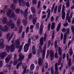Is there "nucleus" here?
I'll use <instances>...</instances> for the list:
<instances>
[{
    "instance_id": "obj_16",
    "label": "nucleus",
    "mask_w": 74,
    "mask_h": 74,
    "mask_svg": "<svg viewBox=\"0 0 74 74\" xmlns=\"http://www.w3.org/2000/svg\"><path fill=\"white\" fill-rule=\"evenodd\" d=\"M26 67L27 66L26 65L25 63H23L22 65V69L24 70L23 73H22L21 74H25V73H26Z\"/></svg>"
},
{
    "instance_id": "obj_51",
    "label": "nucleus",
    "mask_w": 74,
    "mask_h": 74,
    "mask_svg": "<svg viewBox=\"0 0 74 74\" xmlns=\"http://www.w3.org/2000/svg\"><path fill=\"white\" fill-rule=\"evenodd\" d=\"M53 71V67H52L51 68V74H53L54 73Z\"/></svg>"
},
{
    "instance_id": "obj_40",
    "label": "nucleus",
    "mask_w": 74,
    "mask_h": 74,
    "mask_svg": "<svg viewBox=\"0 0 74 74\" xmlns=\"http://www.w3.org/2000/svg\"><path fill=\"white\" fill-rule=\"evenodd\" d=\"M66 7H69V5H70V1L69 0H68L66 2Z\"/></svg>"
},
{
    "instance_id": "obj_26",
    "label": "nucleus",
    "mask_w": 74,
    "mask_h": 74,
    "mask_svg": "<svg viewBox=\"0 0 74 74\" xmlns=\"http://www.w3.org/2000/svg\"><path fill=\"white\" fill-rule=\"evenodd\" d=\"M32 41H34L36 39H38V36L37 35L36 36V35H34L33 37H32Z\"/></svg>"
},
{
    "instance_id": "obj_64",
    "label": "nucleus",
    "mask_w": 74,
    "mask_h": 74,
    "mask_svg": "<svg viewBox=\"0 0 74 74\" xmlns=\"http://www.w3.org/2000/svg\"><path fill=\"white\" fill-rule=\"evenodd\" d=\"M34 25H32L30 26V29H33V28L34 27Z\"/></svg>"
},
{
    "instance_id": "obj_14",
    "label": "nucleus",
    "mask_w": 74,
    "mask_h": 74,
    "mask_svg": "<svg viewBox=\"0 0 74 74\" xmlns=\"http://www.w3.org/2000/svg\"><path fill=\"white\" fill-rule=\"evenodd\" d=\"M28 10H29V8H27L25 10V12L22 11V10H21V12L23 14L25 17H26V16H27L28 15Z\"/></svg>"
},
{
    "instance_id": "obj_56",
    "label": "nucleus",
    "mask_w": 74,
    "mask_h": 74,
    "mask_svg": "<svg viewBox=\"0 0 74 74\" xmlns=\"http://www.w3.org/2000/svg\"><path fill=\"white\" fill-rule=\"evenodd\" d=\"M29 27H28L26 29V33H28L29 32Z\"/></svg>"
},
{
    "instance_id": "obj_62",
    "label": "nucleus",
    "mask_w": 74,
    "mask_h": 74,
    "mask_svg": "<svg viewBox=\"0 0 74 74\" xmlns=\"http://www.w3.org/2000/svg\"><path fill=\"white\" fill-rule=\"evenodd\" d=\"M64 26H68V23H67V22L66 23H65L64 24Z\"/></svg>"
},
{
    "instance_id": "obj_48",
    "label": "nucleus",
    "mask_w": 74,
    "mask_h": 74,
    "mask_svg": "<svg viewBox=\"0 0 74 74\" xmlns=\"http://www.w3.org/2000/svg\"><path fill=\"white\" fill-rule=\"evenodd\" d=\"M48 65L47 62H46L45 64V69H48Z\"/></svg>"
},
{
    "instance_id": "obj_53",
    "label": "nucleus",
    "mask_w": 74,
    "mask_h": 74,
    "mask_svg": "<svg viewBox=\"0 0 74 74\" xmlns=\"http://www.w3.org/2000/svg\"><path fill=\"white\" fill-rule=\"evenodd\" d=\"M3 62L2 61H0V67H1L3 66Z\"/></svg>"
},
{
    "instance_id": "obj_30",
    "label": "nucleus",
    "mask_w": 74,
    "mask_h": 74,
    "mask_svg": "<svg viewBox=\"0 0 74 74\" xmlns=\"http://www.w3.org/2000/svg\"><path fill=\"white\" fill-rule=\"evenodd\" d=\"M16 25L18 26H20L21 25V20H20V19L18 20Z\"/></svg>"
},
{
    "instance_id": "obj_29",
    "label": "nucleus",
    "mask_w": 74,
    "mask_h": 74,
    "mask_svg": "<svg viewBox=\"0 0 74 74\" xmlns=\"http://www.w3.org/2000/svg\"><path fill=\"white\" fill-rule=\"evenodd\" d=\"M61 27V23H59L58 26L57 28V32H59L60 30V29Z\"/></svg>"
},
{
    "instance_id": "obj_17",
    "label": "nucleus",
    "mask_w": 74,
    "mask_h": 74,
    "mask_svg": "<svg viewBox=\"0 0 74 74\" xmlns=\"http://www.w3.org/2000/svg\"><path fill=\"white\" fill-rule=\"evenodd\" d=\"M5 45L4 44V40L3 39H0V48L1 49H3L4 48Z\"/></svg>"
},
{
    "instance_id": "obj_38",
    "label": "nucleus",
    "mask_w": 74,
    "mask_h": 74,
    "mask_svg": "<svg viewBox=\"0 0 74 74\" xmlns=\"http://www.w3.org/2000/svg\"><path fill=\"white\" fill-rule=\"evenodd\" d=\"M57 10H58V5H56V6L54 10V14H56V12H57Z\"/></svg>"
},
{
    "instance_id": "obj_27",
    "label": "nucleus",
    "mask_w": 74,
    "mask_h": 74,
    "mask_svg": "<svg viewBox=\"0 0 74 74\" xmlns=\"http://www.w3.org/2000/svg\"><path fill=\"white\" fill-rule=\"evenodd\" d=\"M46 12L48 13L47 16V19H49V16L51 13V10L49 9V8H48V10Z\"/></svg>"
},
{
    "instance_id": "obj_24",
    "label": "nucleus",
    "mask_w": 74,
    "mask_h": 74,
    "mask_svg": "<svg viewBox=\"0 0 74 74\" xmlns=\"http://www.w3.org/2000/svg\"><path fill=\"white\" fill-rule=\"evenodd\" d=\"M33 51H32V53L33 55H35L36 53V50L37 49L35 48V46H34L32 48Z\"/></svg>"
},
{
    "instance_id": "obj_19",
    "label": "nucleus",
    "mask_w": 74,
    "mask_h": 74,
    "mask_svg": "<svg viewBox=\"0 0 74 74\" xmlns=\"http://www.w3.org/2000/svg\"><path fill=\"white\" fill-rule=\"evenodd\" d=\"M46 45H45V46L44 47L43 51L42 52V57L43 59H44L45 58V50L46 49Z\"/></svg>"
},
{
    "instance_id": "obj_5",
    "label": "nucleus",
    "mask_w": 74,
    "mask_h": 74,
    "mask_svg": "<svg viewBox=\"0 0 74 74\" xmlns=\"http://www.w3.org/2000/svg\"><path fill=\"white\" fill-rule=\"evenodd\" d=\"M6 15L7 16H9L10 18H14V21L16 20L17 17L15 15L14 12L11 13V10L10 9H8L7 10Z\"/></svg>"
},
{
    "instance_id": "obj_54",
    "label": "nucleus",
    "mask_w": 74,
    "mask_h": 74,
    "mask_svg": "<svg viewBox=\"0 0 74 74\" xmlns=\"http://www.w3.org/2000/svg\"><path fill=\"white\" fill-rule=\"evenodd\" d=\"M32 53H30V54L28 55V58L29 59H31L32 57Z\"/></svg>"
},
{
    "instance_id": "obj_23",
    "label": "nucleus",
    "mask_w": 74,
    "mask_h": 74,
    "mask_svg": "<svg viewBox=\"0 0 74 74\" xmlns=\"http://www.w3.org/2000/svg\"><path fill=\"white\" fill-rule=\"evenodd\" d=\"M42 23H43L42 22L41 23V25L40 27V31H39V33L40 34H41L42 33V26H43V25H42Z\"/></svg>"
},
{
    "instance_id": "obj_61",
    "label": "nucleus",
    "mask_w": 74,
    "mask_h": 74,
    "mask_svg": "<svg viewBox=\"0 0 74 74\" xmlns=\"http://www.w3.org/2000/svg\"><path fill=\"white\" fill-rule=\"evenodd\" d=\"M55 58H58V53H56L55 54Z\"/></svg>"
},
{
    "instance_id": "obj_58",
    "label": "nucleus",
    "mask_w": 74,
    "mask_h": 74,
    "mask_svg": "<svg viewBox=\"0 0 74 74\" xmlns=\"http://www.w3.org/2000/svg\"><path fill=\"white\" fill-rule=\"evenodd\" d=\"M63 38V34L62 33L61 34V40H62Z\"/></svg>"
},
{
    "instance_id": "obj_4",
    "label": "nucleus",
    "mask_w": 74,
    "mask_h": 74,
    "mask_svg": "<svg viewBox=\"0 0 74 74\" xmlns=\"http://www.w3.org/2000/svg\"><path fill=\"white\" fill-rule=\"evenodd\" d=\"M19 59L18 60H16V58L17 57L16 56V54H14V60L13 62V65H14V66H15V65L18 63L19 60V61H22V60H23V59L24 58H25L24 56L22 55V54L21 53L19 54Z\"/></svg>"
},
{
    "instance_id": "obj_59",
    "label": "nucleus",
    "mask_w": 74,
    "mask_h": 74,
    "mask_svg": "<svg viewBox=\"0 0 74 74\" xmlns=\"http://www.w3.org/2000/svg\"><path fill=\"white\" fill-rule=\"evenodd\" d=\"M53 20H54V17L53 16H52L51 17V21L53 22Z\"/></svg>"
},
{
    "instance_id": "obj_36",
    "label": "nucleus",
    "mask_w": 74,
    "mask_h": 74,
    "mask_svg": "<svg viewBox=\"0 0 74 74\" xmlns=\"http://www.w3.org/2000/svg\"><path fill=\"white\" fill-rule=\"evenodd\" d=\"M37 19V18H36V19H35L34 18H33L32 19V22L33 25H35L36 23V19Z\"/></svg>"
},
{
    "instance_id": "obj_44",
    "label": "nucleus",
    "mask_w": 74,
    "mask_h": 74,
    "mask_svg": "<svg viewBox=\"0 0 74 74\" xmlns=\"http://www.w3.org/2000/svg\"><path fill=\"white\" fill-rule=\"evenodd\" d=\"M15 12L17 14H19L20 12V9H17L15 10Z\"/></svg>"
},
{
    "instance_id": "obj_55",
    "label": "nucleus",
    "mask_w": 74,
    "mask_h": 74,
    "mask_svg": "<svg viewBox=\"0 0 74 74\" xmlns=\"http://www.w3.org/2000/svg\"><path fill=\"white\" fill-rule=\"evenodd\" d=\"M13 1L14 3V4H16V3H18V0H13Z\"/></svg>"
},
{
    "instance_id": "obj_3",
    "label": "nucleus",
    "mask_w": 74,
    "mask_h": 74,
    "mask_svg": "<svg viewBox=\"0 0 74 74\" xmlns=\"http://www.w3.org/2000/svg\"><path fill=\"white\" fill-rule=\"evenodd\" d=\"M55 48L56 49V51H58V50L59 54L60 56V58L59 59L58 63V66H59L60 64L61 63V59H62V57L61 56L62 55V50H61V48L60 47H58V45H57V41H56L55 42Z\"/></svg>"
},
{
    "instance_id": "obj_49",
    "label": "nucleus",
    "mask_w": 74,
    "mask_h": 74,
    "mask_svg": "<svg viewBox=\"0 0 74 74\" xmlns=\"http://www.w3.org/2000/svg\"><path fill=\"white\" fill-rule=\"evenodd\" d=\"M71 29L72 30V32L74 33V27L73 25H72L71 26Z\"/></svg>"
},
{
    "instance_id": "obj_34",
    "label": "nucleus",
    "mask_w": 74,
    "mask_h": 74,
    "mask_svg": "<svg viewBox=\"0 0 74 74\" xmlns=\"http://www.w3.org/2000/svg\"><path fill=\"white\" fill-rule=\"evenodd\" d=\"M55 23L54 22H53L52 23L51 28L52 29H53L55 28Z\"/></svg>"
},
{
    "instance_id": "obj_9",
    "label": "nucleus",
    "mask_w": 74,
    "mask_h": 74,
    "mask_svg": "<svg viewBox=\"0 0 74 74\" xmlns=\"http://www.w3.org/2000/svg\"><path fill=\"white\" fill-rule=\"evenodd\" d=\"M35 66L33 64H32L30 66V70L27 69L26 71V74H33V71L34 69Z\"/></svg>"
},
{
    "instance_id": "obj_28",
    "label": "nucleus",
    "mask_w": 74,
    "mask_h": 74,
    "mask_svg": "<svg viewBox=\"0 0 74 74\" xmlns=\"http://www.w3.org/2000/svg\"><path fill=\"white\" fill-rule=\"evenodd\" d=\"M23 25H24V26H26V24L27 23V19H23Z\"/></svg>"
},
{
    "instance_id": "obj_43",
    "label": "nucleus",
    "mask_w": 74,
    "mask_h": 74,
    "mask_svg": "<svg viewBox=\"0 0 74 74\" xmlns=\"http://www.w3.org/2000/svg\"><path fill=\"white\" fill-rule=\"evenodd\" d=\"M41 4V1H39L38 2V5L37 8L38 9H39L40 8V5Z\"/></svg>"
},
{
    "instance_id": "obj_45",
    "label": "nucleus",
    "mask_w": 74,
    "mask_h": 74,
    "mask_svg": "<svg viewBox=\"0 0 74 74\" xmlns=\"http://www.w3.org/2000/svg\"><path fill=\"white\" fill-rule=\"evenodd\" d=\"M55 31H53L52 32V40H53L54 37H55Z\"/></svg>"
},
{
    "instance_id": "obj_39",
    "label": "nucleus",
    "mask_w": 74,
    "mask_h": 74,
    "mask_svg": "<svg viewBox=\"0 0 74 74\" xmlns=\"http://www.w3.org/2000/svg\"><path fill=\"white\" fill-rule=\"evenodd\" d=\"M61 5H60L58 6V13H60V11H61Z\"/></svg>"
},
{
    "instance_id": "obj_35",
    "label": "nucleus",
    "mask_w": 74,
    "mask_h": 74,
    "mask_svg": "<svg viewBox=\"0 0 74 74\" xmlns=\"http://www.w3.org/2000/svg\"><path fill=\"white\" fill-rule=\"evenodd\" d=\"M71 58H69L68 61V65L69 66H71Z\"/></svg>"
},
{
    "instance_id": "obj_21",
    "label": "nucleus",
    "mask_w": 74,
    "mask_h": 74,
    "mask_svg": "<svg viewBox=\"0 0 74 74\" xmlns=\"http://www.w3.org/2000/svg\"><path fill=\"white\" fill-rule=\"evenodd\" d=\"M42 62H43L42 59L41 58H39L38 59V64L40 66H42Z\"/></svg>"
},
{
    "instance_id": "obj_11",
    "label": "nucleus",
    "mask_w": 74,
    "mask_h": 74,
    "mask_svg": "<svg viewBox=\"0 0 74 74\" xmlns=\"http://www.w3.org/2000/svg\"><path fill=\"white\" fill-rule=\"evenodd\" d=\"M8 29V27L7 25H4V28L3 27V26L1 25H0V30L2 32H6L7 31Z\"/></svg>"
},
{
    "instance_id": "obj_10",
    "label": "nucleus",
    "mask_w": 74,
    "mask_h": 74,
    "mask_svg": "<svg viewBox=\"0 0 74 74\" xmlns=\"http://www.w3.org/2000/svg\"><path fill=\"white\" fill-rule=\"evenodd\" d=\"M65 10V6L64 5H63L62 10V19H64L65 17L66 16V12L64 11Z\"/></svg>"
},
{
    "instance_id": "obj_1",
    "label": "nucleus",
    "mask_w": 74,
    "mask_h": 74,
    "mask_svg": "<svg viewBox=\"0 0 74 74\" xmlns=\"http://www.w3.org/2000/svg\"><path fill=\"white\" fill-rule=\"evenodd\" d=\"M12 44L11 45L9 46L7 45L6 46V49L7 52H9L10 50L11 52H14L15 50V46L16 47V48H18V53H20L21 50L22 49V47L23 45L19 46L20 42L19 40H17L16 41L12 40L11 41Z\"/></svg>"
},
{
    "instance_id": "obj_46",
    "label": "nucleus",
    "mask_w": 74,
    "mask_h": 74,
    "mask_svg": "<svg viewBox=\"0 0 74 74\" xmlns=\"http://www.w3.org/2000/svg\"><path fill=\"white\" fill-rule=\"evenodd\" d=\"M40 25V24L39 23H38L36 25V28L37 29H39V26Z\"/></svg>"
},
{
    "instance_id": "obj_20",
    "label": "nucleus",
    "mask_w": 74,
    "mask_h": 74,
    "mask_svg": "<svg viewBox=\"0 0 74 74\" xmlns=\"http://www.w3.org/2000/svg\"><path fill=\"white\" fill-rule=\"evenodd\" d=\"M22 5V6H25V5H26L27 7H29L30 6V4H29V2H26L25 1H24L22 3V4L21 5Z\"/></svg>"
},
{
    "instance_id": "obj_41",
    "label": "nucleus",
    "mask_w": 74,
    "mask_h": 74,
    "mask_svg": "<svg viewBox=\"0 0 74 74\" xmlns=\"http://www.w3.org/2000/svg\"><path fill=\"white\" fill-rule=\"evenodd\" d=\"M69 53L70 56H71V55H73V50H72V49L71 48L70 49Z\"/></svg>"
},
{
    "instance_id": "obj_2",
    "label": "nucleus",
    "mask_w": 74,
    "mask_h": 74,
    "mask_svg": "<svg viewBox=\"0 0 74 74\" xmlns=\"http://www.w3.org/2000/svg\"><path fill=\"white\" fill-rule=\"evenodd\" d=\"M2 23L4 25H5L7 23L8 26H9L10 27L11 29H14V31H16L18 30V28L16 27V26H15V24L14 23V22L12 20H10L9 21V22H7V17H5L3 18Z\"/></svg>"
},
{
    "instance_id": "obj_15",
    "label": "nucleus",
    "mask_w": 74,
    "mask_h": 74,
    "mask_svg": "<svg viewBox=\"0 0 74 74\" xmlns=\"http://www.w3.org/2000/svg\"><path fill=\"white\" fill-rule=\"evenodd\" d=\"M12 57V54L9 55L5 60L6 63H8Z\"/></svg>"
},
{
    "instance_id": "obj_7",
    "label": "nucleus",
    "mask_w": 74,
    "mask_h": 74,
    "mask_svg": "<svg viewBox=\"0 0 74 74\" xmlns=\"http://www.w3.org/2000/svg\"><path fill=\"white\" fill-rule=\"evenodd\" d=\"M31 41V38H30L28 39V44H26L25 45L24 47V50L25 52H27L29 50V46L30 44Z\"/></svg>"
},
{
    "instance_id": "obj_33",
    "label": "nucleus",
    "mask_w": 74,
    "mask_h": 74,
    "mask_svg": "<svg viewBox=\"0 0 74 74\" xmlns=\"http://www.w3.org/2000/svg\"><path fill=\"white\" fill-rule=\"evenodd\" d=\"M22 62L20 61L19 62V63L17 64V66H16V69H17V70H18V69H19V65H20V64L21 65L22 64Z\"/></svg>"
},
{
    "instance_id": "obj_42",
    "label": "nucleus",
    "mask_w": 74,
    "mask_h": 74,
    "mask_svg": "<svg viewBox=\"0 0 74 74\" xmlns=\"http://www.w3.org/2000/svg\"><path fill=\"white\" fill-rule=\"evenodd\" d=\"M22 27L23 26H21L20 28V29L19 30V33H21L22 32Z\"/></svg>"
},
{
    "instance_id": "obj_37",
    "label": "nucleus",
    "mask_w": 74,
    "mask_h": 74,
    "mask_svg": "<svg viewBox=\"0 0 74 74\" xmlns=\"http://www.w3.org/2000/svg\"><path fill=\"white\" fill-rule=\"evenodd\" d=\"M23 1H23V0H18V2L19 3V5L20 6H21L22 4V3H23Z\"/></svg>"
},
{
    "instance_id": "obj_31",
    "label": "nucleus",
    "mask_w": 74,
    "mask_h": 74,
    "mask_svg": "<svg viewBox=\"0 0 74 74\" xmlns=\"http://www.w3.org/2000/svg\"><path fill=\"white\" fill-rule=\"evenodd\" d=\"M10 7L12 9H14L15 10L16 8V6H15V5H14V4H11L10 5Z\"/></svg>"
},
{
    "instance_id": "obj_50",
    "label": "nucleus",
    "mask_w": 74,
    "mask_h": 74,
    "mask_svg": "<svg viewBox=\"0 0 74 74\" xmlns=\"http://www.w3.org/2000/svg\"><path fill=\"white\" fill-rule=\"evenodd\" d=\"M55 3L53 4L52 8H51V12H53V9H54V8L55 7Z\"/></svg>"
},
{
    "instance_id": "obj_63",
    "label": "nucleus",
    "mask_w": 74,
    "mask_h": 74,
    "mask_svg": "<svg viewBox=\"0 0 74 74\" xmlns=\"http://www.w3.org/2000/svg\"><path fill=\"white\" fill-rule=\"evenodd\" d=\"M62 31L63 32H66V29L65 28H63L62 29Z\"/></svg>"
},
{
    "instance_id": "obj_22",
    "label": "nucleus",
    "mask_w": 74,
    "mask_h": 74,
    "mask_svg": "<svg viewBox=\"0 0 74 74\" xmlns=\"http://www.w3.org/2000/svg\"><path fill=\"white\" fill-rule=\"evenodd\" d=\"M55 68L56 71L55 72V74H59L58 72V63H56L55 65Z\"/></svg>"
},
{
    "instance_id": "obj_60",
    "label": "nucleus",
    "mask_w": 74,
    "mask_h": 74,
    "mask_svg": "<svg viewBox=\"0 0 74 74\" xmlns=\"http://www.w3.org/2000/svg\"><path fill=\"white\" fill-rule=\"evenodd\" d=\"M24 36H25V32H23L22 34V38H24Z\"/></svg>"
},
{
    "instance_id": "obj_12",
    "label": "nucleus",
    "mask_w": 74,
    "mask_h": 74,
    "mask_svg": "<svg viewBox=\"0 0 74 74\" xmlns=\"http://www.w3.org/2000/svg\"><path fill=\"white\" fill-rule=\"evenodd\" d=\"M14 33L13 32L12 34L9 33L7 34L6 35V38L8 40V42H9L11 40V39L14 35Z\"/></svg>"
},
{
    "instance_id": "obj_13",
    "label": "nucleus",
    "mask_w": 74,
    "mask_h": 74,
    "mask_svg": "<svg viewBox=\"0 0 74 74\" xmlns=\"http://www.w3.org/2000/svg\"><path fill=\"white\" fill-rule=\"evenodd\" d=\"M70 13V10L69 9L68 10V11L66 13V20H67L68 22L69 23H70L71 22V19L69 17V15Z\"/></svg>"
},
{
    "instance_id": "obj_57",
    "label": "nucleus",
    "mask_w": 74,
    "mask_h": 74,
    "mask_svg": "<svg viewBox=\"0 0 74 74\" xmlns=\"http://www.w3.org/2000/svg\"><path fill=\"white\" fill-rule=\"evenodd\" d=\"M66 33L68 34H69L70 33V29L69 28L66 29Z\"/></svg>"
},
{
    "instance_id": "obj_6",
    "label": "nucleus",
    "mask_w": 74,
    "mask_h": 74,
    "mask_svg": "<svg viewBox=\"0 0 74 74\" xmlns=\"http://www.w3.org/2000/svg\"><path fill=\"white\" fill-rule=\"evenodd\" d=\"M40 45L39 46V49L37 50V55L38 57H40V56L41 53L42 52V48H41V45H43V44L44 43V38L42 37L40 39Z\"/></svg>"
},
{
    "instance_id": "obj_18",
    "label": "nucleus",
    "mask_w": 74,
    "mask_h": 74,
    "mask_svg": "<svg viewBox=\"0 0 74 74\" xmlns=\"http://www.w3.org/2000/svg\"><path fill=\"white\" fill-rule=\"evenodd\" d=\"M7 56V53L5 52H3L0 54V58L1 59H3Z\"/></svg>"
},
{
    "instance_id": "obj_8",
    "label": "nucleus",
    "mask_w": 74,
    "mask_h": 74,
    "mask_svg": "<svg viewBox=\"0 0 74 74\" xmlns=\"http://www.w3.org/2000/svg\"><path fill=\"white\" fill-rule=\"evenodd\" d=\"M49 53H50V56L51 58V60H52L54 57V53H53L52 50L49 51V50H47L46 58L47 59L48 58Z\"/></svg>"
},
{
    "instance_id": "obj_25",
    "label": "nucleus",
    "mask_w": 74,
    "mask_h": 74,
    "mask_svg": "<svg viewBox=\"0 0 74 74\" xmlns=\"http://www.w3.org/2000/svg\"><path fill=\"white\" fill-rule=\"evenodd\" d=\"M67 33H65L64 34V37L63 44H65L66 43V37H67Z\"/></svg>"
},
{
    "instance_id": "obj_52",
    "label": "nucleus",
    "mask_w": 74,
    "mask_h": 74,
    "mask_svg": "<svg viewBox=\"0 0 74 74\" xmlns=\"http://www.w3.org/2000/svg\"><path fill=\"white\" fill-rule=\"evenodd\" d=\"M6 66H7V67L10 68L12 66V65L10 64H8L6 65Z\"/></svg>"
},
{
    "instance_id": "obj_32",
    "label": "nucleus",
    "mask_w": 74,
    "mask_h": 74,
    "mask_svg": "<svg viewBox=\"0 0 74 74\" xmlns=\"http://www.w3.org/2000/svg\"><path fill=\"white\" fill-rule=\"evenodd\" d=\"M31 10L32 13H35L36 12V10L35 9V8L34 7H31Z\"/></svg>"
},
{
    "instance_id": "obj_47",
    "label": "nucleus",
    "mask_w": 74,
    "mask_h": 74,
    "mask_svg": "<svg viewBox=\"0 0 74 74\" xmlns=\"http://www.w3.org/2000/svg\"><path fill=\"white\" fill-rule=\"evenodd\" d=\"M33 4H37V0H32Z\"/></svg>"
}]
</instances>
